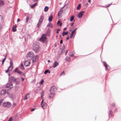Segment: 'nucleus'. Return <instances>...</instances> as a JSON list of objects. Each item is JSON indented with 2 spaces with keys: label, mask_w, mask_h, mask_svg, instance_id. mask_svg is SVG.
I'll list each match as a JSON object with an SVG mask.
<instances>
[{
  "label": "nucleus",
  "mask_w": 121,
  "mask_h": 121,
  "mask_svg": "<svg viewBox=\"0 0 121 121\" xmlns=\"http://www.w3.org/2000/svg\"><path fill=\"white\" fill-rule=\"evenodd\" d=\"M10 97L12 99H14L15 97V95L13 94H11L10 95Z\"/></svg>",
  "instance_id": "23"
},
{
  "label": "nucleus",
  "mask_w": 121,
  "mask_h": 121,
  "mask_svg": "<svg viewBox=\"0 0 121 121\" xmlns=\"http://www.w3.org/2000/svg\"><path fill=\"white\" fill-rule=\"evenodd\" d=\"M62 48L61 49V52L60 53H59V54H62L64 51V49L65 48V46L64 45H63L62 47Z\"/></svg>",
  "instance_id": "21"
},
{
  "label": "nucleus",
  "mask_w": 121,
  "mask_h": 121,
  "mask_svg": "<svg viewBox=\"0 0 121 121\" xmlns=\"http://www.w3.org/2000/svg\"><path fill=\"white\" fill-rule=\"evenodd\" d=\"M47 39L46 35L45 34H43L39 39L40 41L43 43L45 42Z\"/></svg>",
  "instance_id": "2"
},
{
  "label": "nucleus",
  "mask_w": 121,
  "mask_h": 121,
  "mask_svg": "<svg viewBox=\"0 0 121 121\" xmlns=\"http://www.w3.org/2000/svg\"><path fill=\"white\" fill-rule=\"evenodd\" d=\"M15 79L14 77L11 76L9 78V81L10 82H15Z\"/></svg>",
  "instance_id": "13"
},
{
  "label": "nucleus",
  "mask_w": 121,
  "mask_h": 121,
  "mask_svg": "<svg viewBox=\"0 0 121 121\" xmlns=\"http://www.w3.org/2000/svg\"><path fill=\"white\" fill-rule=\"evenodd\" d=\"M34 53L32 52H30L28 53L27 58L30 59H31L33 57Z\"/></svg>",
  "instance_id": "5"
},
{
  "label": "nucleus",
  "mask_w": 121,
  "mask_h": 121,
  "mask_svg": "<svg viewBox=\"0 0 121 121\" xmlns=\"http://www.w3.org/2000/svg\"><path fill=\"white\" fill-rule=\"evenodd\" d=\"M4 4L3 2L1 0H0V6H2Z\"/></svg>",
  "instance_id": "30"
},
{
  "label": "nucleus",
  "mask_w": 121,
  "mask_h": 121,
  "mask_svg": "<svg viewBox=\"0 0 121 121\" xmlns=\"http://www.w3.org/2000/svg\"><path fill=\"white\" fill-rule=\"evenodd\" d=\"M52 24L51 23H49V24L47 25V26H50L52 28Z\"/></svg>",
  "instance_id": "34"
},
{
  "label": "nucleus",
  "mask_w": 121,
  "mask_h": 121,
  "mask_svg": "<svg viewBox=\"0 0 121 121\" xmlns=\"http://www.w3.org/2000/svg\"><path fill=\"white\" fill-rule=\"evenodd\" d=\"M48 9V7L46 6L44 9V11L45 12H47Z\"/></svg>",
  "instance_id": "26"
},
{
  "label": "nucleus",
  "mask_w": 121,
  "mask_h": 121,
  "mask_svg": "<svg viewBox=\"0 0 121 121\" xmlns=\"http://www.w3.org/2000/svg\"><path fill=\"white\" fill-rule=\"evenodd\" d=\"M65 59L67 61L69 62L70 60V58L69 57L67 56L66 57Z\"/></svg>",
  "instance_id": "22"
},
{
  "label": "nucleus",
  "mask_w": 121,
  "mask_h": 121,
  "mask_svg": "<svg viewBox=\"0 0 121 121\" xmlns=\"http://www.w3.org/2000/svg\"><path fill=\"white\" fill-rule=\"evenodd\" d=\"M8 121H12V120L11 119V118H10V119Z\"/></svg>",
  "instance_id": "58"
},
{
  "label": "nucleus",
  "mask_w": 121,
  "mask_h": 121,
  "mask_svg": "<svg viewBox=\"0 0 121 121\" xmlns=\"http://www.w3.org/2000/svg\"><path fill=\"white\" fill-rule=\"evenodd\" d=\"M84 12L83 11H82L80 12L78 14V18H81L83 16V13H84Z\"/></svg>",
  "instance_id": "12"
},
{
  "label": "nucleus",
  "mask_w": 121,
  "mask_h": 121,
  "mask_svg": "<svg viewBox=\"0 0 121 121\" xmlns=\"http://www.w3.org/2000/svg\"><path fill=\"white\" fill-rule=\"evenodd\" d=\"M17 27L16 25L14 26H13L12 30L13 32H15L16 31V27Z\"/></svg>",
  "instance_id": "16"
},
{
  "label": "nucleus",
  "mask_w": 121,
  "mask_h": 121,
  "mask_svg": "<svg viewBox=\"0 0 121 121\" xmlns=\"http://www.w3.org/2000/svg\"><path fill=\"white\" fill-rule=\"evenodd\" d=\"M11 105V103L9 102L4 103L3 104V106L8 108L10 107Z\"/></svg>",
  "instance_id": "6"
},
{
  "label": "nucleus",
  "mask_w": 121,
  "mask_h": 121,
  "mask_svg": "<svg viewBox=\"0 0 121 121\" xmlns=\"http://www.w3.org/2000/svg\"><path fill=\"white\" fill-rule=\"evenodd\" d=\"M1 95H4L5 93V91L4 90H3L1 91Z\"/></svg>",
  "instance_id": "24"
},
{
  "label": "nucleus",
  "mask_w": 121,
  "mask_h": 121,
  "mask_svg": "<svg viewBox=\"0 0 121 121\" xmlns=\"http://www.w3.org/2000/svg\"><path fill=\"white\" fill-rule=\"evenodd\" d=\"M68 52V50H67L65 52V55H67V54Z\"/></svg>",
  "instance_id": "44"
},
{
  "label": "nucleus",
  "mask_w": 121,
  "mask_h": 121,
  "mask_svg": "<svg viewBox=\"0 0 121 121\" xmlns=\"http://www.w3.org/2000/svg\"><path fill=\"white\" fill-rule=\"evenodd\" d=\"M77 29V28H76L75 29L73 30L71 32V35L70 37V38H71L73 36H74L75 35L76 33L75 32V31Z\"/></svg>",
  "instance_id": "11"
},
{
  "label": "nucleus",
  "mask_w": 121,
  "mask_h": 121,
  "mask_svg": "<svg viewBox=\"0 0 121 121\" xmlns=\"http://www.w3.org/2000/svg\"><path fill=\"white\" fill-rule=\"evenodd\" d=\"M57 33H58V31H57L56 32Z\"/></svg>",
  "instance_id": "64"
},
{
  "label": "nucleus",
  "mask_w": 121,
  "mask_h": 121,
  "mask_svg": "<svg viewBox=\"0 0 121 121\" xmlns=\"http://www.w3.org/2000/svg\"><path fill=\"white\" fill-rule=\"evenodd\" d=\"M6 58V56H5V58L3 60H2V64H3L4 62V61H5Z\"/></svg>",
  "instance_id": "39"
},
{
  "label": "nucleus",
  "mask_w": 121,
  "mask_h": 121,
  "mask_svg": "<svg viewBox=\"0 0 121 121\" xmlns=\"http://www.w3.org/2000/svg\"><path fill=\"white\" fill-rule=\"evenodd\" d=\"M43 19V16H41L38 23L37 24V26L38 27H39L40 26V25L41 24Z\"/></svg>",
  "instance_id": "4"
},
{
  "label": "nucleus",
  "mask_w": 121,
  "mask_h": 121,
  "mask_svg": "<svg viewBox=\"0 0 121 121\" xmlns=\"http://www.w3.org/2000/svg\"><path fill=\"white\" fill-rule=\"evenodd\" d=\"M20 21V19L19 18H18L17 19V22H19Z\"/></svg>",
  "instance_id": "45"
},
{
  "label": "nucleus",
  "mask_w": 121,
  "mask_h": 121,
  "mask_svg": "<svg viewBox=\"0 0 121 121\" xmlns=\"http://www.w3.org/2000/svg\"><path fill=\"white\" fill-rule=\"evenodd\" d=\"M22 81H23L24 80V78H22Z\"/></svg>",
  "instance_id": "56"
},
{
  "label": "nucleus",
  "mask_w": 121,
  "mask_h": 121,
  "mask_svg": "<svg viewBox=\"0 0 121 121\" xmlns=\"http://www.w3.org/2000/svg\"><path fill=\"white\" fill-rule=\"evenodd\" d=\"M48 62H50V61L49 60H48Z\"/></svg>",
  "instance_id": "62"
},
{
  "label": "nucleus",
  "mask_w": 121,
  "mask_h": 121,
  "mask_svg": "<svg viewBox=\"0 0 121 121\" xmlns=\"http://www.w3.org/2000/svg\"><path fill=\"white\" fill-rule=\"evenodd\" d=\"M53 18V16L52 15L50 16H49L48 19V20L49 22H50L52 21Z\"/></svg>",
  "instance_id": "20"
},
{
  "label": "nucleus",
  "mask_w": 121,
  "mask_h": 121,
  "mask_svg": "<svg viewBox=\"0 0 121 121\" xmlns=\"http://www.w3.org/2000/svg\"><path fill=\"white\" fill-rule=\"evenodd\" d=\"M73 54L72 53H71L70 54H69V56L71 57H72L73 56Z\"/></svg>",
  "instance_id": "36"
},
{
  "label": "nucleus",
  "mask_w": 121,
  "mask_h": 121,
  "mask_svg": "<svg viewBox=\"0 0 121 121\" xmlns=\"http://www.w3.org/2000/svg\"><path fill=\"white\" fill-rule=\"evenodd\" d=\"M12 69V67H11V66H10L8 68L7 70L5 72L6 73H7L9 71H11Z\"/></svg>",
  "instance_id": "18"
},
{
  "label": "nucleus",
  "mask_w": 121,
  "mask_h": 121,
  "mask_svg": "<svg viewBox=\"0 0 121 121\" xmlns=\"http://www.w3.org/2000/svg\"><path fill=\"white\" fill-rule=\"evenodd\" d=\"M63 8V7H62L60 9V10L58 12V16L59 17V18H60L61 17L62 14L63 13L62 8Z\"/></svg>",
  "instance_id": "8"
},
{
  "label": "nucleus",
  "mask_w": 121,
  "mask_h": 121,
  "mask_svg": "<svg viewBox=\"0 0 121 121\" xmlns=\"http://www.w3.org/2000/svg\"><path fill=\"white\" fill-rule=\"evenodd\" d=\"M29 19V17H27L26 18V22L27 23L28 22V20Z\"/></svg>",
  "instance_id": "42"
},
{
  "label": "nucleus",
  "mask_w": 121,
  "mask_h": 121,
  "mask_svg": "<svg viewBox=\"0 0 121 121\" xmlns=\"http://www.w3.org/2000/svg\"><path fill=\"white\" fill-rule=\"evenodd\" d=\"M68 31H67L66 32H63L62 34V35L63 36H64L65 35H66L68 34Z\"/></svg>",
  "instance_id": "25"
},
{
  "label": "nucleus",
  "mask_w": 121,
  "mask_h": 121,
  "mask_svg": "<svg viewBox=\"0 0 121 121\" xmlns=\"http://www.w3.org/2000/svg\"><path fill=\"white\" fill-rule=\"evenodd\" d=\"M73 24H74L73 23H71V26H73Z\"/></svg>",
  "instance_id": "51"
},
{
  "label": "nucleus",
  "mask_w": 121,
  "mask_h": 121,
  "mask_svg": "<svg viewBox=\"0 0 121 121\" xmlns=\"http://www.w3.org/2000/svg\"><path fill=\"white\" fill-rule=\"evenodd\" d=\"M110 113H109V117H111L112 116V112L111 111H110Z\"/></svg>",
  "instance_id": "37"
},
{
  "label": "nucleus",
  "mask_w": 121,
  "mask_h": 121,
  "mask_svg": "<svg viewBox=\"0 0 121 121\" xmlns=\"http://www.w3.org/2000/svg\"><path fill=\"white\" fill-rule=\"evenodd\" d=\"M58 63L56 61H55L53 64V68H55L58 65Z\"/></svg>",
  "instance_id": "15"
},
{
  "label": "nucleus",
  "mask_w": 121,
  "mask_h": 121,
  "mask_svg": "<svg viewBox=\"0 0 121 121\" xmlns=\"http://www.w3.org/2000/svg\"><path fill=\"white\" fill-rule=\"evenodd\" d=\"M37 4V3H36L32 5V6H31V7L32 8L34 7Z\"/></svg>",
  "instance_id": "35"
},
{
  "label": "nucleus",
  "mask_w": 121,
  "mask_h": 121,
  "mask_svg": "<svg viewBox=\"0 0 121 121\" xmlns=\"http://www.w3.org/2000/svg\"><path fill=\"white\" fill-rule=\"evenodd\" d=\"M57 25H59V26H61L62 25V24L60 21H58L57 22Z\"/></svg>",
  "instance_id": "29"
},
{
  "label": "nucleus",
  "mask_w": 121,
  "mask_h": 121,
  "mask_svg": "<svg viewBox=\"0 0 121 121\" xmlns=\"http://www.w3.org/2000/svg\"><path fill=\"white\" fill-rule=\"evenodd\" d=\"M74 18V16H71L70 17V22H72L73 21Z\"/></svg>",
  "instance_id": "32"
},
{
  "label": "nucleus",
  "mask_w": 121,
  "mask_h": 121,
  "mask_svg": "<svg viewBox=\"0 0 121 121\" xmlns=\"http://www.w3.org/2000/svg\"><path fill=\"white\" fill-rule=\"evenodd\" d=\"M36 59H37L38 58V56L37 55L36 56Z\"/></svg>",
  "instance_id": "54"
},
{
  "label": "nucleus",
  "mask_w": 121,
  "mask_h": 121,
  "mask_svg": "<svg viewBox=\"0 0 121 121\" xmlns=\"http://www.w3.org/2000/svg\"><path fill=\"white\" fill-rule=\"evenodd\" d=\"M30 64V61L29 60H28L26 61L24 63V65L26 66H29Z\"/></svg>",
  "instance_id": "10"
},
{
  "label": "nucleus",
  "mask_w": 121,
  "mask_h": 121,
  "mask_svg": "<svg viewBox=\"0 0 121 121\" xmlns=\"http://www.w3.org/2000/svg\"><path fill=\"white\" fill-rule=\"evenodd\" d=\"M20 82V80L19 78H17L15 79V82L16 85L18 84Z\"/></svg>",
  "instance_id": "14"
},
{
  "label": "nucleus",
  "mask_w": 121,
  "mask_h": 121,
  "mask_svg": "<svg viewBox=\"0 0 121 121\" xmlns=\"http://www.w3.org/2000/svg\"><path fill=\"white\" fill-rule=\"evenodd\" d=\"M48 73H50V72L49 70H46L45 71L44 73L45 74H46Z\"/></svg>",
  "instance_id": "28"
},
{
  "label": "nucleus",
  "mask_w": 121,
  "mask_h": 121,
  "mask_svg": "<svg viewBox=\"0 0 121 121\" xmlns=\"http://www.w3.org/2000/svg\"><path fill=\"white\" fill-rule=\"evenodd\" d=\"M57 90L56 88L53 86L51 87L50 89V94L49 95V97L50 98H52L54 96V92Z\"/></svg>",
  "instance_id": "1"
},
{
  "label": "nucleus",
  "mask_w": 121,
  "mask_h": 121,
  "mask_svg": "<svg viewBox=\"0 0 121 121\" xmlns=\"http://www.w3.org/2000/svg\"><path fill=\"white\" fill-rule=\"evenodd\" d=\"M66 39L67 40H68L69 39V36H68L67 37V38Z\"/></svg>",
  "instance_id": "55"
},
{
  "label": "nucleus",
  "mask_w": 121,
  "mask_h": 121,
  "mask_svg": "<svg viewBox=\"0 0 121 121\" xmlns=\"http://www.w3.org/2000/svg\"><path fill=\"white\" fill-rule=\"evenodd\" d=\"M66 28H65L64 29V30L65 31L66 30Z\"/></svg>",
  "instance_id": "52"
},
{
  "label": "nucleus",
  "mask_w": 121,
  "mask_h": 121,
  "mask_svg": "<svg viewBox=\"0 0 121 121\" xmlns=\"http://www.w3.org/2000/svg\"><path fill=\"white\" fill-rule=\"evenodd\" d=\"M33 61L35 63L36 62V60H35L33 59Z\"/></svg>",
  "instance_id": "46"
},
{
  "label": "nucleus",
  "mask_w": 121,
  "mask_h": 121,
  "mask_svg": "<svg viewBox=\"0 0 121 121\" xmlns=\"http://www.w3.org/2000/svg\"><path fill=\"white\" fill-rule=\"evenodd\" d=\"M103 62L106 69H107L108 70V66L107 65V64L105 62Z\"/></svg>",
  "instance_id": "19"
},
{
  "label": "nucleus",
  "mask_w": 121,
  "mask_h": 121,
  "mask_svg": "<svg viewBox=\"0 0 121 121\" xmlns=\"http://www.w3.org/2000/svg\"><path fill=\"white\" fill-rule=\"evenodd\" d=\"M18 71V69L17 68H16L15 69V72L17 73V71Z\"/></svg>",
  "instance_id": "40"
},
{
  "label": "nucleus",
  "mask_w": 121,
  "mask_h": 121,
  "mask_svg": "<svg viewBox=\"0 0 121 121\" xmlns=\"http://www.w3.org/2000/svg\"><path fill=\"white\" fill-rule=\"evenodd\" d=\"M88 2H89L90 3H90H91L90 0H88Z\"/></svg>",
  "instance_id": "53"
},
{
  "label": "nucleus",
  "mask_w": 121,
  "mask_h": 121,
  "mask_svg": "<svg viewBox=\"0 0 121 121\" xmlns=\"http://www.w3.org/2000/svg\"><path fill=\"white\" fill-rule=\"evenodd\" d=\"M17 73L19 74H22V72L20 71H18L17 72Z\"/></svg>",
  "instance_id": "41"
},
{
  "label": "nucleus",
  "mask_w": 121,
  "mask_h": 121,
  "mask_svg": "<svg viewBox=\"0 0 121 121\" xmlns=\"http://www.w3.org/2000/svg\"><path fill=\"white\" fill-rule=\"evenodd\" d=\"M63 43V40H61L60 41V44H61Z\"/></svg>",
  "instance_id": "47"
},
{
  "label": "nucleus",
  "mask_w": 121,
  "mask_h": 121,
  "mask_svg": "<svg viewBox=\"0 0 121 121\" xmlns=\"http://www.w3.org/2000/svg\"><path fill=\"white\" fill-rule=\"evenodd\" d=\"M15 88H17V90H16V91H17V89H18V87L15 86Z\"/></svg>",
  "instance_id": "50"
},
{
  "label": "nucleus",
  "mask_w": 121,
  "mask_h": 121,
  "mask_svg": "<svg viewBox=\"0 0 121 121\" xmlns=\"http://www.w3.org/2000/svg\"><path fill=\"white\" fill-rule=\"evenodd\" d=\"M81 4H79L78 5V7L77 8V10H79L81 8Z\"/></svg>",
  "instance_id": "27"
},
{
  "label": "nucleus",
  "mask_w": 121,
  "mask_h": 121,
  "mask_svg": "<svg viewBox=\"0 0 121 121\" xmlns=\"http://www.w3.org/2000/svg\"><path fill=\"white\" fill-rule=\"evenodd\" d=\"M10 65L11 66V67H13V66H12V63H11V61H10Z\"/></svg>",
  "instance_id": "49"
},
{
  "label": "nucleus",
  "mask_w": 121,
  "mask_h": 121,
  "mask_svg": "<svg viewBox=\"0 0 121 121\" xmlns=\"http://www.w3.org/2000/svg\"><path fill=\"white\" fill-rule=\"evenodd\" d=\"M44 100H42L41 103V107L43 109H45L46 108L47 106V104L45 102H43Z\"/></svg>",
  "instance_id": "7"
},
{
  "label": "nucleus",
  "mask_w": 121,
  "mask_h": 121,
  "mask_svg": "<svg viewBox=\"0 0 121 121\" xmlns=\"http://www.w3.org/2000/svg\"><path fill=\"white\" fill-rule=\"evenodd\" d=\"M1 28V26H0V29Z\"/></svg>",
  "instance_id": "63"
},
{
  "label": "nucleus",
  "mask_w": 121,
  "mask_h": 121,
  "mask_svg": "<svg viewBox=\"0 0 121 121\" xmlns=\"http://www.w3.org/2000/svg\"><path fill=\"white\" fill-rule=\"evenodd\" d=\"M30 96V94L28 93H27L25 96L24 100H25L27 99Z\"/></svg>",
  "instance_id": "17"
},
{
  "label": "nucleus",
  "mask_w": 121,
  "mask_h": 121,
  "mask_svg": "<svg viewBox=\"0 0 121 121\" xmlns=\"http://www.w3.org/2000/svg\"><path fill=\"white\" fill-rule=\"evenodd\" d=\"M43 80H42L40 82H39V83L40 85H42L43 84Z\"/></svg>",
  "instance_id": "33"
},
{
  "label": "nucleus",
  "mask_w": 121,
  "mask_h": 121,
  "mask_svg": "<svg viewBox=\"0 0 121 121\" xmlns=\"http://www.w3.org/2000/svg\"><path fill=\"white\" fill-rule=\"evenodd\" d=\"M6 87L7 88H11L13 87L12 83L10 82H9L6 85Z\"/></svg>",
  "instance_id": "9"
},
{
  "label": "nucleus",
  "mask_w": 121,
  "mask_h": 121,
  "mask_svg": "<svg viewBox=\"0 0 121 121\" xmlns=\"http://www.w3.org/2000/svg\"><path fill=\"white\" fill-rule=\"evenodd\" d=\"M88 3H86L85 4V6L87 7L88 6Z\"/></svg>",
  "instance_id": "48"
},
{
  "label": "nucleus",
  "mask_w": 121,
  "mask_h": 121,
  "mask_svg": "<svg viewBox=\"0 0 121 121\" xmlns=\"http://www.w3.org/2000/svg\"><path fill=\"white\" fill-rule=\"evenodd\" d=\"M20 68L22 70L24 69V67L23 65V64L22 63V64H21V65L20 66Z\"/></svg>",
  "instance_id": "31"
},
{
  "label": "nucleus",
  "mask_w": 121,
  "mask_h": 121,
  "mask_svg": "<svg viewBox=\"0 0 121 121\" xmlns=\"http://www.w3.org/2000/svg\"><path fill=\"white\" fill-rule=\"evenodd\" d=\"M114 105H115V104H112V106H114Z\"/></svg>",
  "instance_id": "60"
},
{
  "label": "nucleus",
  "mask_w": 121,
  "mask_h": 121,
  "mask_svg": "<svg viewBox=\"0 0 121 121\" xmlns=\"http://www.w3.org/2000/svg\"><path fill=\"white\" fill-rule=\"evenodd\" d=\"M44 91H43L42 93H41V98H42V97L44 96Z\"/></svg>",
  "instance_id": "38"
},
{
  "label": "nucleus",
  "mask_w": 121,
  "mask_h": 121,
  "mask_svg": "<svg viewBox=\"0 0 121 121\" xmlns=\"http://www.w3.org/2000/svg\"><path fill=\"white\" fill-rule=\"evenodd\" d=\"M34 109L33 108V109H32V110H31V111H34Z\"/></svg>",
  "instance_id": "57"
},
{
  "label": "nucleus",
  "mask_w": 121,
  "mask_h": 121,
  "mask_svg": "<svg viewBox=\"0 0 121 121\" xmlns=\"http://www.w3.org/2000/svg\"><path fill=\"white\" fill-rule=\"evenodd\" d=\"M65 74L64 71H63V72L61 73L60 75H63Z\"/></svg>",
  "instance_id": "43"
},
{
  "label": "nucleus",
  "mask_w": 121,
  "mask_h": 121,
  "mask_svg": "<svg viewBox=\"0 0 121 121\" xmlns=\"http://www.w3.org/2000/svg\"><path fill=\"white\" fill-rule=\"evenodd\" d=\"M57 30L58 31H60V29H57Z\"/></svg>",
  "instance_id": "59"
},
{
  "label": "nucleus",
  "mask_w": 121,
  "mask_h": 121,
  "mask_svg": "<svg viewBox=\"0 0 121 121\" xmlns=\"http://www.w3.org/2000/svg\"><path fill=\"white\" fill-rule=\"evenodd\" d=\"M110 4L108 6H107V7H108L110 5Z\"/></svg>",
  "instance_id": "61"
},
{
  "label": "nucleus",
  "mask_w": 121,
  "mask_h": 121,
  "mask_svg": "<svg viewBox=\"0 0 121 121\" xmlns=\"http://www.w3.org/2000/svg\"><path fill=\"white\" fill-rule=\"evenodd\" d=\"M33 49L36 52H38L39 50V46L35 44L34 43L33 45Z\"/></svg>",
  "instance_id": "3"
}]
</instances>
